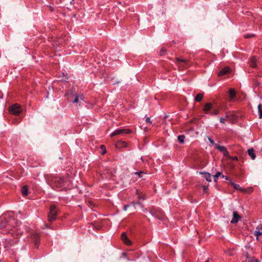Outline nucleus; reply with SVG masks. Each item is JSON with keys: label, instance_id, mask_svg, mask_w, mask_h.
Listing matches in <instances>:
<instances>
[{"label": "nucleus", "instance_id": "nucleus-10", "mask_svg": "<svg viewBox=\"0 0 262 262\" xmlns=\"http://www.w3.org/2000/svg\"><path fill=\"white\" fill-rule=\"evenodd\" d=\"M121 238L124 243L126 245H130L132 244V242L128 238L125 232L122 233Z\"/></svg>", "mask_w": 262, "mask_h": 262}, {"label": "nucleus", "instance_id": "nucleus-19", "mask_svg": "<svg viewBox=\"0 0 262 262\" xmlns=\"http://www.w3.org/2000/svg\"><path fill=\"white\" fill-rule=\"evenodd\" d=\"M230 97V100L234 98L235 97V92L233 89H230L228 91Z\"/></svg>", "mask_w": 262, "mask_h": 262}, {"label": "nucleus", "instance_id": "nucleus-22", "mask_svg": "<svg viewBox=\"0 0 262 262\" xmlns=\"http://www.w3.org/2000/svg\"><path fill=\"white\" fill-rule=\"evenodd\" d=\"M203 97V95L202 94H198L196 96L194 100L195 101L199 102L202 100Z\"/></svg>", "mask_w": 262, "mask_h": 262}, {"label": "nucleus", "instance_id": "nucleus-21", "mask_svg": "<svg viewBox=\"0 0 262 262\" xmlns=\"http://www.w3.org/2000/svg\"><path fill=\"white\" fill-rule=\"evenodd\" d=\"M141 209H142V211L145 213H147L148 212V210L147 208H144L143 206H141ZM149 213L150 214H151V215H152L153 216H156V217H157V214L155 213H152L151 211H149Z\"/></svg>", "mask_w": 262, "mask_h": 262}, {"label": "nucleus", "instance_id": "nucleus-4", "mask_svg": "<svg viewBox=\"0 0 262 262\" xmlns=\"http://www.w3.org/2000/svg\"><path fill=\"white\" fill-rule=\"evenodd\" d=\"M9 111L13 115H18L21 111V108L19 104L15 103L10 107Z\"/></svg>", "mask_w": 262, "mask_h": 262}, {"label": "nucleus", "instance_id": "nucleus-11", "mask_svg": "<svg viewBox=\"0 0 262 262\" xmlns=\"http://www.w3.org/2000/svg\"><path fill=\"white\" fill-rule=\"evenodd\" d=\"M212 104L210 103H207L204 106L203 108V111L206 113L209 114V111L212 109Z\"/></svg>", "mask_w": 262, "mask_h": 262}, {"label": "nucleus", "instance_id": "nucleus-30", "mask_svg": "<svg viewBox=\"0 0 262 262\" xmlns=\"http://www.w3.org/2000/svg\"><path fill=\"white\" fill-rule=\"evenodd\" d=\"M248 262H259V261L258 259H256L253 257H251L249 258Z\"/></svg>", "mask_w": 262, "mask_h": 262}, {"label": "nucleus", "instance_id": "nucleus-40", "mask_svg": "<svg viewBox=\"0 0 262 262\" xmlns=\"http://www.w3.org/2000/svg\"><path fill=\"white\" fill-rule=\"evenodd\" d=\"M253 35H250V34H247L245 36V37L246 38H250L251 36H252Z\"/></svg>", "mask_w": 262, "mask_h": 262}, {"label": "nucleus", "instance_id": "nucleus-25", "mask_svg": "<svg viewBox=\"0 0 262 262\" xmlns=\"http://www.w3.org/2000/svg\"><path fill=\"white\" fill-rule=\"evenodd\" d=\"M184 139H185V136L184 135H179L178 137V140L179 142L181 144H182L184 142Z\"/></svg>", "mask_w": 262, "mask_h": 262}, {"label": "nucleus", "instance_id": "nucleus-17", "mask_svg": "<svg viewBox=\"0 0 262 262\" xmlns=\"http://www.w3.org/2000/svg\"><path fill=\"white\" fill-rule=\"evenodd\" d=\"M248 155L251 157L252 160H254L256 158L255 155L254 154V150L253 148H250L248 150Z\"/></svg>", "mask_w": 262, "mask_h": 262}, {"label": "nucleus", "instance_id": "nucleus-27", "mask_svg": "<svg viewBox=\"0 0 262 262\" xmlns=\"http://www.w3.org/2000/svg\"><path fill=\"white\" fill-rule=\"evenodd\" d=\"M229 118V115H226V116H225V118L224 117H220V121L221 123H225V120L226 119H227Z\"/></svg>", "mask_w": 262, "mask_h": 262}, {"label": "nucleus", "instance_id": "nucleus-41", "mask_svg": "<svg viewBox=\"0 0 262 262\" xmlns=\"http://www.w3.org/2000/svg\"><path fill=\"white\" fill-rule=\"evenodd\" d=\"M232 159L233 160H237V157H233L232 158Z\"/></svg>", "mask_w": 262, "mask_h": 262}, {"label": "nucleus", "instance_id": "nucleus-37", "mask_svg": "<svg viewBox=\"0 0 262 262\" xmlns=\"http://www.w3.org/2000/svg\"><path fill=\"white\" fill-rule=\"evenodd\" d=\"M165 49L164 48H162L161 50V55H163L165 53Z\"/></svg>", "mask_w": 262, "mask_h": 262}, {"label": "nucleus", "instance_id": "nucleus-31", "mask_svg": "<svg viewBox=\"0 0 262 262\" xmlns=\"http://www.w3.org/2000/svg\"><path fill=\"white\" fill-rule=\"evenodd\" d=\"M219 112L218 110H213L211 113H210V114L211 115H217L219 114Z\"/></svg>", "mask_w": 262, "mask_h": 262}, {"label": "nucleus", "instance_id": "nucleus-29", "mask_svg": "<svg viewBox=\"0 0 262 262\" xmlns=\"http://www.w3.org/2000/svg\"><path fill=\"white\" fill-rule=\"evenodd\" d=\"M222 173L221 172H217L215 175L214 176V181H216V179L218 178L220 176H222Z\"/></svg>", "mask_w": 262, "mask_h": 262}, {"label": "nucleus", "instance_id": "nucleus-13", "mask_svg": "<svg viewBox=\"0 0 262 262\" xmlns=\"http://www.w3.org/2000/svg\"><path fill=\"white\" fill-rule=\"evenodd\" d=\"M230 70L228 67H225L220 71L218 74L219 76H221L229 73Z\"/></svg>", "mask_w": 262, "mask_h": 262}, {"label": "nucleus", "instance_id": "nucleus-14", "mask_svg": "<svg viewBox=\"0 0 262 262\" xmlns=\"http://www.w3.org/2000/svg\"><path fill=\"white\" fill-rule=\"evenodd\" d=\"M116 146L118 148L126 147L127 146V144L124 141H119L116 143Z\"/></svg>", "mask_w": 262, "mask_h": 262}, {"label": "nucleus", "instance_id": "nucleus-33", "mask_svg": "<svg viewBox=\"0 0 262 262\" xmlns=\"http://www.w3.org/2000/svg\"><path fill=\"white\" fill-rule=\"evenodd\" d=\"M135 174H138L140 178H142V174H143V172L142 171L136 172L135 173Z\"/></svg>", "mask_w": 262, "mask_h": 262}, {"label": "nucleus", "instance_id": "nucleus-28", "mask_svg": "<svg viewBox=\"0 0 262 262\" xmlns=\"http://www.w3.org/2000/svg\"><path fill=\"white\" fill-rule=\"evenodd\" d=\"M254 234L257 236V238L258 237L262 234V232L259 231V230H255L254 232Z\"/></svg>", "mask_w": 262, "mask_h": 262}, {"label": "nucleus", "instance_id": "nucleus-23", "mask_svg": "<svg viewBox=\"0 0 262 262\" xmlns=\"http://www.w3.org/2000/svg\"><path fill=\"white\" fill-rule=\"evenodd\" d=\"M59 77H61V80L62 81H66L68 79L67 74H66L63 73L59 75Z\"/></svg>", "mask_w": 262, "mask_h": 262}, {"label": "nucleus", "instance_id": "nucleus-7", "mask_svg": "<svg viewBox=\"0 0 262 262\" xmlns=\"http://www.w3.org/2000/svg\"><path fill=\"white\" fill-rule=\"evenodd\" d=\"M215 148L218 149L220 151L223 152L224 156H229V152L224 146H221L218 144H215Z\"/></svg>", "mask_w": 262, "mask_h": 262}, {"label": "nucleus", "instance_id": "nucleus-35", "mask_svg": "<svg viewBox=\"0 0 262 262\" xmlns=\"http://www.w3.org/2000/svg\"><path fill=\"white\" fill-rule=\"evenodd\" d=\"M101 148L102 149H104V150L102 152V154H103V155L106 152V150H105L104 146L103 145H101Z\"/></svg>", "mask_w": 262, "mask_h": 262}, {"label": "nucleus", "instance_id": "nucleus-8", "mask_svg": "<svg viewBox=\"0 0 262 262\" xmlns=\"http://www.w3.org/2000/svg\"><path fill=\"white\" fill-rule=\"evenodd\" d=\"M83 101L84 97L82 95H76L75 98L72 102L75 103H79V105H80Z\"/></svg>", "mask_w": 262, "mask_h": 262}, {"label": "nucleus", "instance_id": "nucleus-16", "mask_svg": "<svg viewBox=\"0 0 262 262\" xmlns=\"http://www.w3.org/2000/svg\"><path fill=\"white\" fill-rule=\"evenodd\" d=\"M249 64L252 68H255L256 67V59L255 57H252L249 61Z\"/></svg>", "mask_w": 262, "mask_h": 262}, {"label": "nucleus", "instance_id": "nucleus-1", "mask_svg": "<svg viewBox=\"0 0 262 262\" xmlns=\"http://www.w3.org/2000/svg\"><path fill=\"white\" fill-rule=\"evenodd\" d=\"M52 183L53 187L60 188L64 185L66 181L62 178L56 177L52 180Z\"/></svg>", "mask_w": 262, "mask_h": 262}, {"label": "nucleus", "instance_id": "nucleus-34", "mask_svg": "<svg viewBox=\"0 0 262 262\" xmlns=\"http://www.w3.org/2000/svg\"><path fill=\"white\" fill-rule=\"evenodd\" d=\"M136 205H141V206H142L141 204H140V203H139V202H137L136 203H134V202L132 203V205L134 206V207L135 208V206Z\"/></svg>", "mask_w": 262, "mask_h": 262}, {"label": "nucleus", "instance_id": "nucleus-2", "mask_svg": "<svg viewBox=\"0 0 262 262\" xmlns=\"http://www.w3.org/2000/svg\"><path fill=\"white\" fill-rule=\"evenodd\" d=\"M9 217L8 213L5 214L4 216H3L1 219L0 228H7V230L10 229L11 226H10L9 220H8L7 216Z\"/></svg>", "mask_w": 262, "mask_h": 262}, {"label": "nucleus", "instance_id": "nucleus-15", "mask_svg": "<svg viewBox=\"0 0 262 262\" xmlns=\"http://www.w3.org/2000/svg\"><path fill=\"white\" fill-rule=\"evenodd\" d=\"M201 174H203L204 175V178L208 182H211V174L208 173V172H200Z\"/></svg>", "mask_w": 262, "mask_h": 262}, {"label": "nucleus", "instance_id": "nucleus-26", "mask_svg": "<svg viewBox=\"0 0 262 262\" xmlns=\"http://www.w3.org/2000/svg\"><path fill=\"white\" fill-rule=\"evenodd\" d=\"M258 114H259V118H262V108H261V105L260 104H259L258 105Z\"/></svg>", "mask_w": 262, "mask_h": 262}, {"label": "nucleus", "instance_id": "nucleus-12", "mask_svg": "<svg viewBox=\"0 0 262 262\" xmlns=\"http://www.w3.org/2000/svg\"><path fill=\"white\" fill-rule=\"evenodd\" d=\"M9 222H10V226L11 227L14 225L15 224L16 227H18L21 224L20 222L18 221H15L14 219L12 218L11 217H9Z\"/></svg>", "mask_w": 262, "mask_h": 262}, {"label": "nucleus", "instance_id": "nucleus-42", "mask_svg": "<svg viewBox=\"0 0 262 262\" xmlns=\"http://www.w3.org/2000/svg\"><path fill=\"white\" fill-rule=\"evenodd\" d=\"M138 199H142V200H144L145 199L144 196H138Z\"/></svg>", "mask_w": 262, "mask_h": 262}, {"label": "nucleus", "instance_id": "nucleus-3", "mask_svg": "<svg viewBox=\"0 0 262 262\" xmlns=\"http://www.w3.org/2000/svg\"><path fill=\"white\" fill-rule=\"evenodd\" d=\"M57 214V211L56 207L52 205L50 207V213L48 215V220L50 222H52L56 219Z\"/></svg>", "mask_w": 262, "mask_h": 262}, {"label": "nucleus", "instance_id": "nucleus-43", "mask_svg": "<svg viewBox=\"0 0 262 262\" xmlns=\"http://www.w3.org/2000/svg\"><path fill=\"white\" fill-rule=\"evenodd\" d=\"M256 229H258V230H259V229H261V230H262V226H261L260 227H257L256 228Z\"/></svg>", "mask_w": 262, "mask_h": 262}, {"label": "nucleus", "instance_id": "nucleus-32", "mask_svg": "<svg viewBox=\"0 0 262 262\" xmlns=\"http://www.w3.org/2000/svg\"><path fill=\"white\" fill-rule=\"evenodd\" d=\"M208 139L209 141V142H210V143L215 146V144H216L214 143V141H213V140H212L210 137H208Z\"/></svg>", "mask_w": 262, "mask_h": 262}, {"label": "nucleus", "instance_id": "nucleus-44", "mask_svg": "<svg viewBox=\"0 0 262 262\" xmlns=\"http://www.w3.org/2000/svg\"><path fill=\"white\" fill-rule=\"evenodd\" d=\"M207 189V187H205V186H204V187H203V189H204V191H206V190Z\"/></svg>", "mask_w": 262, "mask_h": 262}, {"label": "nucleus", "instance_id": "nucleus-36", "mask_svg": "<svg viewBox=\"0 0 262 262\" xmlns=\"http://www.w3.org/2000/svg\"><path fill=\"white\" fill-rule=\"evenodd\" d=\"M145 121L146 122H149V123H151V121H150V119L149 117H146V119H145Z\"/></svg>", "mask_w": 262, "mask_h": 262}, {"label": "nucleus", "instance_id": "nucleus-24", "mask_svg": "<svg viewBox=\"0 0 262 262\" xmlns=\"http://www.w3.org/2000/svg\"><path fill=\"white\" fill-rule=\"evenodd\" d=\"M230 183L231 184V185H232L233 186V187H234V188L235 189H236V190L241 189L239 185L234 183L233 182H232L231 181V180H230Z\"/></svg>", "mask_w": 262, "mask_h": 262}, {"label": "nucleus", "instance_id": "nucleus-18", "mask_svg": "<svg viewBox=\"0 0 262 262\" xmlns=\"http://www.w3.org/2000/svg\"><path fill=\"white\" fill-rule=\"evenodd\" d=\"M32 239L34 241L35 245L37 246L39 242V235L38 234H33Z\"/></svg>", "mask_w": 262, "mask_h": 262}, {"label": "nucleus", "instance_id": "nucleus-9", "mask_svg": "<svg viewBox=\"0 0 262 262\" xmlns=\"http://www.w3.org/2000/svg\"><path fill=\"white\" fill-rule=\"evenodd\" d=\"M240 219L241 216L237 212L234 211L233 212V219L230 222L231 224H235L237 223Z\"/></svg>", "mask_w": 262, "mask_h": 262}, {"label": "nucleus", "instance_id": "nucleus-20", "mask_svg": "<svg viewBox=\"0 0 262 262\" xmlns=\"http://www.w3.org/2000/svg\"><path fill=\"white\" fill-rule=\"evenodd\" d=\"M21 193L23 195L26 196L28 194V189L27 186H24L22 187L21 189Z\"/></svg>", "mask_w": 262, "mask_h": 262}, {"label": "nucleus", "instance_id": "nucleus-6", "mask_svg": "<svg viewBox=\"0 0 262 262\" xmlns=\"http://www.w3.org/2000/svg\"><path fill=\"white\" fill-rule=\"evenodd\" d=\"M131 132L130 130L128 129H117L113 132L111 135V137H113L116 135H122L124 134H129Z\"/></svg>", "mask_w": 262, "mask_h": 262}, {"label": "nucleus", "instance_id": "nucleus-5", "mask_svg": "<svg viewBox=\"0 0 262 262\" xmlns=\"http://www.w3.org/2000/svg\"><path fill=\"white\" fill-rule=\"evenodd\" d=\"M177 60L179 62L178 64L179 68H186L190 66L189 62L186 59L178 57Z\"/></svg>", "mask_w": 262, "mask_h": 262}, {"label": "nucleus", "instance_id": "nucleus-39", "mask_svg": "<svg viewBox=\"0 0 262 262\" xmlns=\"http://www.w3.org/2000/svg\"><path fill=\"white\" fill-rule=\"evenodd\" d=\"M129 206H130L129 205H125V206H124V207H123V210L124 211H126L127 208H128V207Z\"/></svg>", "mask_w": 262, "mask_h": 262}, {"label": "nucleus", "instance_id": "nucleus-38", "mask_svg": "<svg viewBox=\"0 0 262 262\" xmlns=\"http://www.w3.org/2000/svg\"><path fill=\"white\" fill-rule=\"evenodd\" d=\"M222 177L223 178L225 179V180H229V181H230V179H229L228 177L225 176H224V175H223V174H222Z\"/></svg>", "mask_w": 262, "mask_h": 262}, {"label": "nucleus", "instance_id": "nucleus-45", "mask_svg": "<svg viewBox=\"0 0 262 262\" xmlns=\"http://www.w3.org/2000/svg\"><path fill=\"white\" fill-rule=\"evenodd\" d=\"M205 262H208V261H205Z\"/></svg>", "mask_w": 262, "mask_h": 262}]
</instances>
